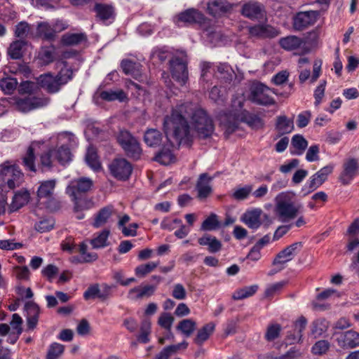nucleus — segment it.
I'll return each mask as SVG.
<instances>
[{
	"label": "nucleus",
	"instance_id": "9d476101",
	"mask_svg": "<svg viewBox=\"0 0 359 359\" xmlns=\"http://www.w3.org/2000/svg\"><path fill=\"white\" fill-rule=\"evenodd\" d=\"M93 187V181L88 177H81L70 182L66 192L77 204V200L88 192Z\"/></svg>",
	"mask_w": 359,
	"mask_h": 359
},
{
	"label": "nucleus",
	"instance_id": "13d9d810",
	"mask_svg": "<svg viewBox=\"0 0 359 359\" xmlns=\"http://www.w3.org/2000/svg\"><path fill=\"white\" fill-rule=\"evenodd\" d=\"M280 330L281 327L278 324H272L269 325L265 334L266 339L269 341H271L277 339L279 337Z\"/></svg>",
	"mask_w": 359,
	"mask_h": 359
},
{
	"label": "nucleus",
	"instance_id": "dca6fc26",
	"mask_svg": "<svg viewBox=\"0 0 359 359\" xmlns=\"http://www.w3.org/2000/svg\"><path fill=\"white\" fill-rule=\"evenodd\" d=\"M205 17L203 14L198 11L191 8L180 13L175 18V24L178 27H182L193 23L201 24L203 22Z\"/></svg>",
	"mask_w": 359,
	"mask_h": 359
},
{
	"label": "nucleus",
	"instance_id": "4d7b16f0",
	"mask_svg": "<svg viewBox=\"0 0 359 359\" xmlns=\"http://www.w3.org/2000/svg\"><path fill=\"white\" fill-rule=\"evenodd\" d=\"M287 283L285 280H282L269 285L265 290V296L266 297H271L279 293L287 285Z\"/></svg>",
	"mask_w": 359,
	"mask_h": 359
},
{
	"label": "nucleus",
	"instance_id": "bb28decb",
	"mask_svg": "<svg viewBox=\"0 0 359 359\" xmlns=\"http://www.w3.org/2000/svg\"><path fill=\"white\" fill-rule=\"evenodd\" d=\"M87 41V35L83 32L66 33L61 38V42L63 45L71 46L86 43Z\"/></svg>",
	"mask_w": 359,
	"mask_h": 359
},
{
	"label": "nucleus",
	"instance_id": "69168bd1",
	"mask_svg": "<svg viewBox=\"0 0 359 359\" xmlns=\"http://www.w3.org/2000/svg\"><path fill=\"white\" fill-rule=\"evenodd\" d=\"M100 290V289L98 284L90 285L83 293V298L86 300L98 298Z\"/></svg>",
	"mask_w": 359,
	"mask_h": 359
},
{
	"label": "nucleus",
	"instance_id": "3c124183",
	"mask_svg": "<svg viewBox=\"0 0 359 359\" xmlns=\"http://www.w3.org/2000/svg\"><path fill=\"white\" fill-rule=\"evenodd\" d=\"M64 351V345L57 342L52 343L49 346L46 355V359H57L63 354Z\"/></svg>",
	"mask_w": 359,
	"mask_h": 359
},
{
	"label": "nucleus",
	"instance_id": "7c9ffc66",
	"mask_svg": "<svg viewBox=\"0 0 359 359\" xmlns=\"http://www.w3.org/2000/svg\"><path fill=\"white\" fill-rule=\"evenodd\" d=\"M110 232L107 229H104L101 232L94 234V237L90 240V243L93 249L104 248L109 245L108 241Z\"/></svg>",
	"mask_w": 359,
	"mask_h": 359
},
{
	"label": "nucleus",
	"instance_id": "f3484780",
	"mask_svg": "<svg viewBox=\"0 0 359 359\" xmlns=\"http://www.w3.org/2000/svg\"><path fill=\"white\" fill-rule=\"evenodd\" d=\"M248 32L251 36L257 38H274L280 34L278 29L266 24L249 27Z\"/></svg>",
	"mask_w": 359,
	"mask_h": 359
},
{
	"label": "nucleus",
	"instance_id": "a18cd8bd",
	"mask_svg": "<svg viewBox=\"0 0 359 359\" xmlns=\"http://www.w3.org/2000/svg\"><path fill=\"white\" fill-rule=\"evenodd\" d=\"M55 58V48L53 46L43 47L39 53V60L42 65L52 62Z\"/></svg>",
	"mask_w": 359,
	"mask_h": 359
},
{
	"label": "nucleus",
	"instance_id": "4c0bfd02",
	"mask_svg": "<svg viewBox=\"0 0 359 359\" xmlns=\"http://www.w3.org/2000/svg\"><path fill=\"white\" fill-rule=\"evenodd\" d=\"M21 333L22 332L20 330H11L9 325L6 323L0 324V336L4 337L8 335L6 341L11 344L16 343Z\"/></svg>",
	"mask_w": 359,
	"mask_h": 359
},
{
	"label": "nucleus",
	"instance_id": "5701e85b",
	"mask_svg": "<svg viewBox=\"0 0 359 359\" xmlns=\"http://www.w3.org/2000/svg\"><path fill=\"white\" fill-rule=\"evenodd\" d=\"M241 13L243 15L251 20H257L264 15L262 6L254 1H250L244 4Z\"/></svg>",
	"mask_w": 359,
	"mask_h": 359
},
{
	"label": "nucleus",
	"instance_id": "72a5a7b5",
	"mask_svg": "<svg viewBox=\"0 0 359 359\" xmlns=\"http://www.w3.org/2000/svg\"><path fill=\"white\" fill-rule=\"evenodd\" d=\"M215 324L209 323L198 330L194 339V342L198 345H202L204 341L208 339L215 330Z\"/></svg>",
	"mask_w": 359,
	"mask_h": 359
},
{
	"label": "nucleus",
	"instance_id": "052dcab7",
	"mask_svg": "<svg viewBox=\"0 0 359 359\" xmlns=\"http://www.w3.org/2000/svg\"><path fill=\"white\" fill-rule=\"evenodd\" d=\"M174 320V318L170 313H163L158 318V323L161 327L170 331Z\"/></svg>",
	"mask_w": 359,
	"mask_h": 359
},
{
	"label": "nucleus",
	"instance_id": "37998d69",
	"mask_svg": "<svg viewBox=\"0 0 359 359\" xmlns=\"http://www.w3.org/2000/svg\"><path fill=\"white\" fill-rule=\"evenodd\" d=\"M257 289L258 286L257 285L244 287L236 290L232 295V298L234 300H241L250 297L257 292Z\"/></svg>",
	"mask_w": 359,
	"mask_h": 359
},
{
	"label": "nucleus",
	"instance_id": "e433bc0d",
	"mask_svg": "<svg viewBox=\"0 0 359 359\" xmlns=\"http://www.w3.org/2000/svg\"><path fill=\"white\" fill-rule=\"evenodd\" d=\"M144 140L149 147H156L162 140V134L156 129H148L144 136Z\"/></svg>",
	"mask_w": 359,
	"mask_h": 359
},
{
	"label": "nucleus",
	"instance_id": "393cba45",
	"mask_svg": "<svg viewBox=\"0 0 359 359\" xmlns=\"http://www.w3.org/2000/svg\"><path fill=\"white\" fill-rule=\"evenodd\" d=\"M174 146L168 144L164 146L161 151L155 156L154 160L162 165H169L175 161V156L173 154Z\"/></svg>",
	"mask_w": 359,
	"mask_h": 359
},
{
	"label": "nucleus",
	"instance_id": "1a4fd4ad",
	"mask_svg": "<svg viewBox=\"0 0 359 359\" xmlns=\"http://www.w3.org/2000/svg\"><path fill=\"white\" fill-rule=\"evenodd\" d=\"M117 140L128 156L135 159L140 158L142 152L140 144L128 131L121 130Z\"/></svg>",
	"mask_w": 359,
	"mask_h": 359
},
{
	"label": "nucleus",
	"instance_id": "4468645a",
	"mask_svg": "<svg viewBox=\"0 0 359 359\" xmlns=\"http://www.w3.org/2000/svg\"><path fill=\"white\" fill-rule=\"evenodd\" d=\"M241 221L245 224H261L270 222V217L260 208H251L242 215Z\"/></svg>",
	"mask_w": 359,
	"mask_h": 359
},
{
	"label": "nucleus",
	"instance_id": "58836bf2",
	"mask_svg": "<svg viewBox=\"0 0 359 359\" xmlns=\"http://www.w3.org/2000/svg\"><path fill=\"white\" fill-rule=\"evenodd\" d=\"M95 11L97 17L102 20H107L114 17V10L111 6L97 4L95 6Z\"/></svg>",
	"mask_w": 359,
	"mask_h": 359
},
{
	"label": "nucleus",
	"instance_id": "20e7f679",
	"mask_svg": "<svg viewBox=\"0 0 359 359\" xmlns=\"http://www.w3.org/2000/svg\"><path fill=\"white\" fill-rule=\"evenodd\" d=\"M274 212L279 221L289 222L298 217L302 212V205L294 203L289 192H281L274 198Z\"/></svg>",
	"mask_w": 359,
	"mask_h": 359
},
{
	"label": "nucleus",
	"instance_id": "0eeeda50",
	"mask_svg": "<svg viewBox=\"0 0 359 359\" xmlns=\"http://www.w3.org/2000/svg\"><path fill=\"white\" fill-rule=\"evenodd\" d=\"M273 94H277L275 90L262 83L255 82L250 87L248 99L256 104L268 107L276 104Z\"/></svg>",
	"mask_w": 359,
	"mask_h": 359
},
{
	"label": "nucleus",
	"instance_id": "774afa93",
	"mask_svg": "<svg viewBox=\"0 0 359 359\" xmlns=\"http://www.w3.org/2000/svg\"><path fill=\"white\" fill-rule=\"evenodd\" d=\"M224 91V90H221L217 86H214L210 92V97L215 102H223L225 98Z\"/></svg>",
	"mask_w": 359,
	"mask_h": 359
},
{
	"label": "nucleus",
	"instance_id": "9b49d317",
	"mask_svg": "<svg viewBox=\"0 0 359 359\" xmlns=\"http://www.w3.org/2000/svg\"><path fill=\"white\" fill-rule=\"evenodd\" d=\"M339 180L344 185L349 184L359 175V161L351 158L344 161Z\"/></svg>",
	"mask_w": 359,
	"mask_h": 359
},
{
	"label": "nucleus",
	"instance_id": "c9c22d12",
	"mask_svg": "<svg viewBox=\"0 0 359 359\" xmlns=\"http://www.w3.org/2000/svg\"><path fill=\"white\" fill-rule=\"evenodd\" d=\"M347 233L349 238L346 248L348 251L352 252L359 246V226H350Z\"/></svg>",
	"mask_w": 359,
	"mask_h": 359
},
{
	"label": "nucleus",
	"instance_id": "79ce46f5",
	"mask_svg": "<svg viewBox=\"0 0 359 359\" xmlns=\"http://www.w3.org/2000/svg\"><path fill=\"white\" fill-rule=\"evenodd\" d=\"M276 129L281 134L290 133L293 130L292 120L285 116H280L277 118Z\"/></svg>",
	"mask_w": 359,
	"mask_h": 359
},
{
	"label": "nucleus",
	"instance_id": "f704fd0d",
	"mask_svg": "<svg viewBox=\"0 0 359 359\" xmlns=\"http://www.w3.org/2000/svg\"><path fill=\"white\" fill-rule=\"evenodd\" d=\"M198 243L201 245H207L211 253L219 252L222 248L221 242L215 237L205 235L198 239Z\"/></svg>",
	"mask_w": 359,
	"mask_h": 359
},
{
	"label": "nucleus",
	"instance_id": "680f3d73",
	"mask_svg": "<svg viewBox=\"0 0 359 359\" xmlns=\"http://www.w3.org/2000/svg\"><path fill=\"white\" fill-rule=\"evenodd\" d=\"M325 86H326V81H321L320 84L317 86L314 91V99L315 102L314 104L317 107L318 106L322 100L323 98L325 96Z\"/></svg>",
	"mask_w": 359,
	"mask_h": 359
},
{
	"label": "nucleus",
	"instance_id": "2f4dec72",
	"mask_svg": "<svg viewBox=\"0 0 359 359\" xmlns=\"http://www.w3.org/2000/svg\"><path fill=\"white\" fill-rule=\"evenodd\" d=\"M280 46L286 50H294L299 48L303 43L301 38L296 36H288L281 38L279 41Z\"/></svg>",
	"mask_w": 359,
	"mask_h": 359
},
{
	"label": "nucleus",
	"instance_id": "ea45409f",
	"mask_svg": "<svg viewBox=\"0 0 359 359\" xmlns=\"http://www.w3.org/2000/svg\"><path fill=\"white\" fill-rule=\"evenodd\" d=\"M86 161L87 164L95 171L101 168V163L99 161L96 149L92 146L88 148L86 155Z\"/></svg>",
	"mask_w": 359,
	"mask_h": 359
},
{
	"label": "nucleus",
	"instance_id": "5fc2aeb1",
	"mask_svg": "<svg viewBox=\"0 0 359 359\" xmlns=\"http://www.w3.org/2000/svg\"><path fill=\"white\" fill-rule=\"evenodd\" d=\"M18 83L15 78H6L1 81L0 86L4 93L11 94L15 90Z\"/></svg>",
	"mask_w": 359,
	"mask_h": 359
},
{
	"label": "nucleus",
	"instance_id": "412c9836",
	"mask_svg": "<svg viewBox=\"0 0 359 359\" xmlns=\"http://www.w3.org/2000/svg\"><path fill=\"white\" fill-rule=\"evenodd\" d=\"M118 216V212L112 205L104 207L95 215V224L116 222Z\"/></svg>",
	"mask_w": 359,
	"mask_h": 359
},
{
	"label": "nucleus",
	"instance_id": "c756f323",
	"mask_svg": "<svg viewBox=\"0 0 359 359\" xmlns=\"http://www.w3.org/2000/svg\"><path fill=\"white\" fill-rule=\"evenodd\" d=\"M306 320L304 317H300L294 323V333L288 334L287 338L290 344L299 342L302 337V332L306 325Z\"/></svg>",
	"mask_w": 359,
	"mask_h": 359
},
{
	"label": "nucleus",
	"instance_id": "4be33fe9",
	"mask_svg": "<svg viewBox=\"0 0 359 359\" xmlns=\"http://www.w3.org/2000/svg\"><path fill=\"white\" fill-rule=\"evenodd\" d=\"M95 96L107 102L118 101L120 102H127L128 97L126 93L123 90L118 89L116 90H97Z\"/></svg>",
	"mask_w": 359,
	"mask_h": 359
},
{
	"label": "nucleus",
	"instance_id": "cd10ccee",
	"mask_svg": "<svg viewBox=\"0 0 359 359\" xmlns=\"http://www.w3.org/2000/svg\"><path fill=\"white\" fill-rule=\"evenodd\" d=\"M211 180L212 178L206 173L200 175L196 184L198 195L200 198H205L211 193L212 189L210 185Z\"/></svg>",
	"mask_w": 359,
	"mask_h": 359
},
{
	"label": "nucleus",
	"instance_id": "c85d7f7f",
	"mask_svg": "<svg viewBox=\"0 0 359 359\" xmlns=\"http://www.w3.org/2000/svg\"><path fill=\"white\" fill-rule=\"evenodd\" d=\"M55 186V180H49L41 182L37 190L38 198L39 199L43 198H45L48 200L50 199L53 194Z\"/></svg>",
	"mask_w": 359,
	"mask_h": 359
},
{
	"label": "nucleus",
	"instance_id": "bf43d9fd",
	"mask_svg": "<svg viewBox=\"0 0 359 359\" xmlns=\"http://www.w3.org/2000/svg\"><path fill=\"white\" fill-rule=\"evenodd\" d=\"M330 348V343L327 340H320L312 347V353L315 355L325 354Z\"/></svg>",
	"mask_w": 359,
	"mask_h": 359
},
{
	"label": "nucleus",
	"instance_id": "f257e3e1",
	"mask_svg": "<svg viewBox=\"0 0 359 359\" xmlns=\"http://www.w3.org/2000/svg\"><path fill=\"white\" fill-rule=\"evenodd\" d=\"M163 130L168 140L172 138L178 144L190 147L195 137H210L215 125L204 109L191 102H184L177 104L170 114L164 117Z\"/></svg>",
	"mask_w": 359,
	"mask_h": 359
},
{
	"label": "nucleus",
	"instance_id": "09e8293b",
	"mask_svg": "<svg viewBox=\"0 0 359 359\" xmlns=\"http://www.w3.org/2000/svg\"><path fill=\"white\" fill-rule=\"evenodd\" d=\"M25 43L22 40L13 42L8 48V55L12 59H20L22 56V48Z\"/></svg>",
	"mask_w": 359,
	"mask_h": 359
},
{
	"label": "nucleus",
	"instance_id": "b1692460",
	"mask_svg": "<svg viewBox=\"0 0 359 359\" xmlns=\"http://www.w3.org/2000/svg\"><path fill=\"white\" fill-rule=\"evenodd\" d=\"M231 8V5L226 0H209L208 3V11L215 17L226 13Z\"/></svg>",
	"mask_w": 359,
	"mask_h": 359
},
{
	"label": "nucleus",
	"instance_id": "a211bd4d",
	"mask_svg": "<svg viewBox=\"0 0 359 359\" xmlns=\"http://www.w3.org/2000/svg\"><path fill=\"white\" fill-rule=\"evenodd\" d=\"M48 102L47 99L41 97H27L18 100L16 102V107L18 110L22 112H27L46 105Z\"/></svg>",
	"mask_w": 359,
	"mask_h": 359
},
{
	"label": "nucleus",
	"instance_id": "423d86ee",
	"mask_svg": "<svg viewBox=\"0 0 359 359\" xmlns=\"http://www.w3.org/2000/svg\"><path fill=\"white\" fill-rule=\"evenodd\" d=\"M72 78V71L67 67L66 62H64V67L56 76L50 73L42 74L37 79L39 85L46 89L48 93H55L60 90L62 85L66 84Z\"/></svg>",
	"mask_w": 359,
	"mask_h": 359
},
{
	"label": "nucleus",
	"instance_id": "6e6552de",
	"mask_svg": "<svg viewBox=\"0 0 359 359\" xmlns=\"http://www.w3.org/2000/svg\"><path fill=\"white\" fill-rule=\"evenodd\" d=\"M201 77L203 81H208L209 74H214L217 79L224 80V82L231 81L234 72L231 67L227 63H219L215 65L210 62H204L201 63Z\"/></svg>",
	"mask_w": 359,
	"mask_h": 359
},
{
	"label": "nucleus",
	"instance_id": "6e6d98bb",
	"mask_svg": "<svg viewBox=\"0 0 359 359\" xmlns=\"http://www.w3.org/2000/svg\"><path fill=\"white\" fill-rule=\"evenodd\" d=\"M252 186L248 184L235 189L233 197L236 200H245L252 193Z\"/></svg>",
	"mask_w": 359,
	"mask_h": 359
},
{
	"label": "nucleus",
	"instance_id": "6ab92c4d",
	"mask_svg": "<svg viewBox=\"0 0 359 359\" xmlns=\"http://www.w3.org/2000/svg\"><path fill=\"white\" fill-rule=\"evenodd\" d=\"M336 341L341 348H353L359 346V333L353 330H348L339 334Z\"/></svg>",
	"mask_w": 359,
	"mask_h": 359
},
{
	"label": "nucleus",
	"instance_id": "8fccbe9b",
	"mask_svg": "<svg viewBox=\"0 0 359 359\" xmlns=\"http://www.w3.org/2000/svg\"><path fill=\"white\" fill-rule=\"evenodd\" d=\"M327 329L328 322L325 319H318L313 323L311 333L315 338L320 337Z\"/></svg>",
	"mask_w": 359,
	"mask_h": 359
},
{
	"label": "nucleus",
	"instance_id": "e2e57ef3",
	"mask_svg": "<svg viewBox=\"0 0 359 359\" xmlns=\"http://www.w3.org/2000/svg\"><path fill=\"white\" fill-rule=\"evenodd\" d=\"M15 34L19 38L27 37L30 34V26L25 22H20L16 25Z\"/></svg>",
	"mask_w": 359,
	"mask_h": 359
},
{
	"label": "nucleus",
	"instance_id": "49530a36",
	"mask_svg": "<svg viewBox=\"0 0 359 359\" xmlns=\"http://www.w3.org/2000/svg\"><path fill=\"white\" fill-rule=\"evenodd\" d=\"M79 252L85 263L93 262L98 259L97 253L88 252V245L86 242H82L79 245Z\"/></svg>",
	"mask_w": 359,
	"mask_h": 359
},
{
	"label": "nucleus",
	"instance_id": "864d4df0",
	"mask_svg": "<svg viewBox=\"0 0 359 359\" xmlns=\"http://www.w3.org/2000/svg\"><path fill=\"white\" fill-rule=\"evenodd\" d=\"M151 332V323L149 320H144L141 323L140 333L137 337L140 342L147 344L150 341L149 334Z\"/></svg>",
	"mask_w": 359,
	"mask_h": 359
},
{
	"label": "nucleus",
	"instance_id": "0e129e2a",
	"mask_svg": "<svg viewBox=\"0 0 359 359\" xmlns=\"http://www.w3.org/2000/svg\"><path fill=\"white\" fill-rule=\"evenodd\" d=\"M172 295L176 299L183 300L187 297V291L182 284L177 283L173 286Z\"/></svg>",
	"mask_w": 359,
	"mask_h": 359
},
{
	"label": "nucleus",
	"instance_id": "aec40b11",
	"mask_svg": "<svg viewBox=\"0 0 359 359\" xmlns=\"http://www.w3.org/2000/svg\"><path fill=\"white\" fill-rule=\"evenodd\" d=\"M301 247L300 243H294L287 246L280 251L273 261L274 266H284V264L291 261L297 253V250Z\"/></svg>",
	"mask_w": 359,
	"mask_h": 359
},
{
	"label": "nucleus",
	"instance_id": "de8ad7c7",
	"mask_svg": "<svg viewBox=\"0 0 359 359\" xmlns=\"http://www.w3.org/2000/svg\"><path fill=\"white\" fill-rule=\"evenodd\" d=\"M55 29L47 22H41L37 27V35L46 39H52L55 36Z\"/></svg>",
	"mask_w": 359,
	"mask_h": 359
},
{
	"label": "nucleus",
	"instance_id": "a878e982",
	"mask_svg": "<svg viewBox=\"0 0 359 359\" xmlns=\"http://www.w3.org/2000/svg\"><path fill=\"white\" fill-rule=\"evenodd\" d=\"M30 199L29 192L26 189H21L15 193L11 204L10 211L15 212L25 205Z\"/></svg>",
	"mask_w": 359,
	"mask_h": 359
},
{
	"label": "nucleus",
	"instance_id": "a19ab883",
	"mask_svg": "<svg viewBox=\"0 0 359 359\" xmlns=\"http://www.w3.org/2000/svg\"><path fill=\"white\" fill-rule=\"evenodd\" d=\"M196 323L192 319H184L177 326V330L180 331L185 337H190L195 331Z\"/></svg>",
	"mask_w": 359,
	"mask_h": 359
},
{
	"label": "nucleus",
	"instance_id": "ddd939ff",
	"mask_svg": "<svg viewBox=\"0 0 359 359\" xmlns=\"http://www.w3.org/2000/svg\"><path fill=\"white\" fill-rule=\"evenodd\" d=\"M111 175L118 180H126L131 175L133 168L131 164L126 159L114 160L109 165Z\"/></svg>",
	"mask_w": 359,
	"mask_h": 359
},
{
	"label": "nucleus",
	"instance_id": "2eb2a0df",
	"mask_svg": "<svg viewBox=\"0 0 359 359\" xmlns=\"http://www.w3.org/2000/svg\"><path fill=\"white\" fill-rule=\"evenodd\" d=\"M318 15L319 13L314 11L299 12L293 19L294 29L301 31L313 25L316 22Z\"/></svg>",
	"mask_w": 359,
	"mask_h": 359
},
{
	"label": "nucleus",
	"instance_id": "39448f33",
	"mask_svg": "<svg viewBox=\"0 0 359 359\" xmlns=\"http://www.w3.org/2000/svg\"><path fill=\"white\" fill-rule=\"evenodd\" d=\"M24 174L19 167L12 161H6L0 165V189L7 194L11 189L21 185Z\"/></svg>",
	"mask_w": 359,
	"mask_h": 359
},
{
	"label": "nucleus",
	"instance_id": "c03bdc74",
	"mask_svg": "<svg viewBox=\"0 0 359 359\" xmlns=\"http://www.w3.org/2000/svg\"><path fill=\"white\" fill-rule=\"evenodd\" d=\"M121 68L126 74L131 75L135 79L140 76V65L129 60H125L121 62Z\"/></svg>",
	"mask_w": 359,
	"mask_h": 359
},
{
	"label": "nucleus",
	"instance_id": "f03ea898",
	"mask_svg": "<svg viewBox=\"0 0 359 359\" xmlns=\"http://www.w3.org/2000/svg\"><path fill=\"white\" fill-rule=\"evenodd\" d=\"M67 133L60 134L50 142L33 141L22 157V165L27 171L50 170L57 163L65 165L72 159L69 146L65 143Z\"/></svg>",
	"mask_w": 359,
	"mask_h": 359
},
{
	"label": "nucleus",
	"instance_id": "338daca9",
	"mask_svg": "<svg viewBox=\"0 0 359 359\" xmlns=\"http://www.w3.org/2000/svg\"><path fill=\"white\" fill-rule=\"evenodd\" d=\"M58 271V268L56 266L53 264H48L41 271V273L50 282H52Z\"/></svg>",
	"mask_w": 359,
	"mask_h": 359
},
{
	"label": "nucleus",
	"instance_id": "f8f14e48",
	"mask_svg": "<svg viewBox=\"0 0 359 359\" xmlns=\"http://www.w3.org/2000/svg\"><path fill=\"white\" fill-rule=\"evenodd\" d=\"M170 69L172 78L181 86L188 80V70L185 61L179 57H174L170 61Z\"/></svg>",
	"mask_w": 359,
	"mask_h": 359
},
{
	"label": "nucleus",
	"instance_id": "473e14b6",
	"mask_svg": "<svg viewBox=\"0 0 359 359\" xmlns=\"http://www.w3.org/2000/svg\"><path fill=\"white\" fill-rule=\"evenodd\" d=\"M291 144L292 150L291 153L294 155H302L308 147L307 140L301 135H295L292 138Z\"/></svg>",
	"mask_w": 359,
	"mask_h": 359
},
{
	"label": "nucleus",
	"instance_id": "603ef678",
	"mask_svg": "<svg viewBox=\"0 0 359 359\" xmlns=\"http://www.w3.org/2000/svg\"><path fill=\"white\" fill-rule=\"evenodd\" d=\"M159 264V262H151L145 264H141L135 269L136 276L144 277L147 274L153 271Z\"/></svg>",
	"mask_w": 359,
	"mask_h": 359
},
{
	"label": "nucleus",
	"instance_id": "7ed1b4c3",
	"mask_svg": "<svg viewBox=\"0 0 359 359\" xmlns=\"http://www.w3.org/2000/svg\"><path fill=\"white\" fill-rule=\"evenodd\" d=\"M232 105L236 108L229 113H222L219 116L220 125L224 129L226 137L238 128L241 123H245L252 129H259L263 126V121L259 117L243 109L241 100L235 99Z\"/></svg>",
	"mask_w": 359,
	"mask_h": 359
}]
</instances>
